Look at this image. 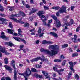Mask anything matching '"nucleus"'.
Here are the masks:
<instances>
[{"mask_svg": "<svg viewBox=\"0 0 80 80\" xmlns=\"http://www.w3.org/2000/svg\"><path fill=\"white\" fill-rule=\"evenodd\" d=\"M48 48L49 50L53 49V50H51V52L50 51V53H52V50H53L54 51V54L53 55V56L57 54V53H58L57 50L59 49V46L55 45H50L48 47Z\"/></svg>", "mask_w": 80, "mask_h": 80, "instance_id": "f257e3e1", "label": "nucleus"}, {"mask_svg": "<svg viewBox=\"0 0 80 80\" xmlns=\"http://www.w3.org/2000/svg\"><path fill=\"white\" fill-rule=\"evenodd\" d=\"M38 60H40L42 62H48L47 59L45 58V57H44V56L43 55L42 56V58L40 57H38L37 58L31 60L30 61L32 62H37L38 61Z\"/></svg>", "mask_w": 80, "mask_h": 80, "instance_id": "f03ea898", "label": "nucleus"}, {"mask_svg": "<svg viewBox=\"0 0 80 80\" xmlns=\"http://www.w3.org/2000/svg\"><path fill=\"white\" fill-rule=\"evenodd\" d=\"M66 8L65 6L64 5L62 6V7L58 11L56 12V15L57 17H60V14H59V13H63V12L67 13Z\"/></svg>", "mask_w": 80, "mask_h": 80, "instance_id": "7ed1b4c3", "label": "nucleus"}, {"mask_svg": "<svg viewBox=\"0 0 80 80\" xmlns=\"http://www.w3.org/2000/svg\"><path fill=\"white\" fill-rule=\"evenodd\" d=\"M40 51L41 52H45L47 54H48L49 55H50L51 56H53V55L54 54V51L53 50L51 51V53L50 52V51L48 50V49H44L43 48H42L40 50Z\"/></svg>", "mask_w": 80, "mask_h": 80, "instance_id": "20e7f679", "label": "nucleus"}, {"mask_svg": "<svg viewBox=\"0 0 80 80\" xmlns=\"http://www.w3.org/2000/svg\"><path fill=\"white\" fill-rule=\"evenodd\" d=\"M51 17L53 18V19L55 20L56 22V24L57 25V27H59L60 26V22L59 20H58L56 16H54V15H52Z\"/></svg>", "mask_w": 80, "mask_h": 80, "instance_id": "39448f33", "label": "nucleus"}, {"mask_svg": "<svg viewBox=\"0 0 80 80\" xmlns=\"http://www.w3.org/2000/svg\"><path fill=\"white\" fill-rule=\"evenodd\" d=\"M63 20L64 21V22L67 25H68V26H70V25H72V24H73V20L72 19H71L70 22H68L66 19L65 18L63 19Z\"/></svg>", "mask_w": 80, "mask_h": 80, "instance_id": "423d86ee", "label": "nucleus"}, {"mask_svg": "<svg viewBox=\"0 0 80 80\" xmlns=\"http://www.w3.org/2000/svg\"><path fill=\"white\" fill-rule=\"evenodd\" d=\"M32 73V71L30 70L29 68H28L26 69V72H24V75L27 77L30 76Z\"/></svg>", "mask_w": 80, "mask_h": 80, "instance_id": "0eeeda50", "label": "nucleus"}, {"mask_svg": "<svg viewBox=\"0 0 80 80\" xmlns=\"http://www.w3.org/2000/svg\"><path fill=\"white\" fill-rule=\"evenodd\" d=\"M0 52H2V53H5V54L6 55H10V53L7 52V50H6L5 48H3L1 47L0 48Z\"/></svg>", "mask_w": 80, "mask_h": 80, "instance_id": "6e6552de", "label": "nucleus"}, {"mask_svg": "<svg viewBox=\"0 0 80 80\" xmlns=\"http://www.w3.org/2000/svg\"><path fill=\"white\" fill-rule=\"evenodd\" d=\"M13 38L16 40H17V41H18V42H20L21 40L22 42H23V43H24L25 44L27 43V42H26V41L23 39H22L21 38H18L17 37H13Z\"/></svg>", "mask_w": 80, "mask_h": 80, "instance_id": "1a4fd4ad", "label": "nucleus"}, {"mask_svg": "<svg viewBox=\"0 0 80 80\" xmlns=\"http://www.w3.org/2000/svg\"><path fill=\"white\" fill-rule=\"evenodd\" d=\"M8 33H10L11 34H12V35H15V36H17V33H14L13 32H14V30L8 29Z\"/></svg>", "mask_w": 80, "mask_h": 80, "instance_id": "9d476101", "label": "nucleus"}, {"mask_svg": "<svg viewBox=\"0 0 80 80\" xmlns=\"http://www.w3.org/2000/svg\"><path fill=\"white\" fill-rule=\"evenodd\" d=\"M0 21H2V22H1L0 23L1 24H7V23L6 21H7V20L6 19H4L3 18H0Z\"/></svg>", "mask_w": 80, "mask_h": 80, "instance_id": "9b49d317", "label": "nucleus"}, {"mask_svg": "<svg viewBox=\"0 0 80 80\" xmlns=\"http://www.w3.org/2000/svg\"><path fill=\"white\" fill-rule=\"evenodd\" d=\"M4 67L6 68V70H8L9 72V73H11L12 71V68L7 65H4Z\"/></svg>", "mask_w": 80, "mask_h": 80, "instance_id": "f8f14e48", "label": "nucleus"}, {"mask_svg": "<svg viewBox=\"0 0 80 80\" xmlns=\"http://www.w3.org/2000/svg\"><path fill=\"white\" fill-rule=\"evenodd\" d=\"M12 20H13L14 21V22H19L21 23H22V24H23V23H24V22L22 21H21V20H22L21 19H20L19 20H17V19L13 18H12Z\"/></svg>", "mask_w": 80, "mask_h": 80, "instance_id": "ddd939ff", "label": "nucleus"}, {"mask_svg": "<svg viewBox=\"0 0 80 80\" xmlns=\"http://www.w3.org/2000/svg\"><path fill=\"white\" fill-rule=\"evenodd\" d=\"M4 43L6 45H8L9 47H15V45L11 42H6Z\"/></svg>", "mask_w": 80, "mask_h": 80, "instance_id": "4468645a", "label": "nucleus"}, {"mask_svg": "<svg viewBox=\"0 0 80 80\" xmlns=\"http://www.w3.org/2000/svg\"><path fill=\"white\" fill-rule=\"evenodd\" d=\"M2 36H0V38H2V39H4L5 40H7L8 38L6 37V36L4 35V32H2L1 33Z\"/></svg>", "mask_w": 80, "mask_h": 80, "instance_id": "2eb2a0df", "label": "nucleus"}, {"mask_svg": "<svg viewBox=\"0 0 80 80\" xmlns=\"http://www.w3.org/2000/svg\"><path fill=\"white\" fill-rule=\"evenodd\" d=\"M48 34H50L52 36H53L54 37H56V38H58V36L57 33L54 32H51L49 33H48Z\"/></svg>", "mask_w": 80, "mask_h": 80, "instance_id": "dca6fc26", "label": "nucleus"}, {"mask_svg": "<svg viewBox=\"0 0 80 80\" xmlns=\"http://www.w3.org/2000/svg\"><path fill=\"white\" fill-rule=\"evenodd\" d=\"M53 70H54V71H56L57 72H58L59 75H62V73H61L60 72V70H57V68H56V67H54L53 68Z\"/></svg>", "mask_w": 80, "mask_h": 80, "instance_id": "f3484780", "label": "nucleus"}, {"mask_svg": "<svg viewBox=\"0 0 80 80\" xmlns=\"http://www.w3.org/2000/svg\"><path fill=\"white\" fill-rule=\"evenodd\" d=\"M45 13V11H40L38 12L37 14L39 17H40L41 15H42V14H44Z\"/></svg>", "mask_w": 80, "mask_h": 80, "instance_id": "a211bd4d", "label": "nucleus"}, {"mask_svg": "<svg viewBox=\"0 0 80 80\" xmlns=\"http://www.w3.org/2000/svg\"><path fill=\"white\" fill-rule=\"evenodd\" d=\"M13 68L14 70V75H17V72H18V69L16 68L15 67H13Z\"/></svg>", "mask_w": 80, "mask_h": 80, "instance_id": "6ab92c4d", "label": "nucleus"}, {"mask_svg": "<svg viewBox=\"0 0 80 80\" xmlns=\"http://www.w3.org/2000/svg\"><path fill=\"white\" fill-rule=\"evenodd\" d=\"M42 72L43 75L45 77H47V76L48 75V73L46 71H42Z\"/></svg>", "mask_w": 80, "mask_h": 80, "instance_id": "aec40b11", "label": "nucleus"}, {"mask_svg": "<svg viewBox=\"0 0 80 80\" xmlns=\"http://www.w3.org/2000/svg\"><path fill=\"white\" fill-rule=\"evenodd\" d=\"M47 18H44V19L42 21V22L43 23V24L44 25H45V26L47 25V22H46V20H47Z\"/></svg>", "mask_w": 80, "mask_h": 80, "instance_id": "412c9836", "label": "nucleus"}, {"mask_svg": "<svg viewBox=\"0 0 80 80\" xmlns=\"http://www.w3.org/2000/svg\"><path fill=\"white\" fill-rule=\"evenodd\" d=\"M15 61L12 60L11 62V65H12V66L13 67H15Z\"/></svg>", "mask_w": 80, "mask_h": 80, "instance_id": "4be33fe9", "label": "nucleus"}, {"mask_svg": "<svg viewBox=\"0 0 80 80\" xmlns=\"http://www.w3.org/2000/svg\"><path fill=\"white\" fill-rule=\"evenodd\" d=\"M4 60L5 64H8V58H6L4 59Z\"/></svg>", "mask_w": 80, "mask_h": 80, "instance_id": "5701e85b", "label": "nucleus"}, {"mask_svg": "<svg viewBox=\"0 0 80 80\" xmlns=\"http://www.w3.org/2000/svg\"><path fill=\"white\" fill-rule=\"evenodd\" d=\"M74 38H72L71 39L72 40L73 42H76L75 41L76 40V39H77V35H74Z\"/></svg>", "mask_w": 80, "mask_h": 80, "instance_id": "b1692460", "label": "nucleus"}, {"mask_svg": "<svg viewBox=\"0 0 80 80\" xmlns=\"http://www.w3.org/2000/svg\"><path fill=\"white\" fill-rule=\"evenodd\" d=\"M11 16L12 17H19V14H12Z\"/></svg>", "mask_w": 80, "mask_h": 80, "instance_id": "393cba45", "label": "nucleus"}, {"mask_svg": "<svg viewBox=\"0 0 80 80\" xmlns=\"http://www.w3.org/2000/svg\"><path fill=\"white\" fill-rule=\"evenodd\" d=\"M4 10V8L3 7V6L0 4V11L1 12H3Z\"/></svg>", "mask_w": 80, "mask_h": 80, "instance_id": "a878e982", "label": "nucleus"}, {"mask_svg": "<svg viewBox=\"0 0 80 80\" xmlns=\"http://www.w3.org/2000/svg\"><path fill=\"white\" fill-rule=\"evenodd\" d=\"M60 8V7L57 6V7H53L52 8V9H54L55 10H58Z\"/></svg>", "mask_w": 80, "mask_h": 80, "instance_id": "bb28decb", "label": "nucleus"}, {"mask_svg": "<svg viewBox=\"0 0 80 80\" xmlns=\"http://www.w3.org/2000/svg\"><path fill=\"white\" fill-rule=\"evenodd\" d=\"M31 71L32 72H38V71H37L36 69L34 68H32Z\"/></svg>", "mask_w": 80, "mask_h": 80, "instance_id": "cd10ccee", "label": "nucleus"}, {"mask_svg": "<svg viewBox=\"0 0 80 80\" xmlns=\"http://www.w3.org/2000/svg\"><path fill=\"white\" fill-rule=\"evenodd\" d=\"M32 10H31V11H32V13H35L36 12H37L38 11V9H35L33 8H32Z\"/></svg>", "mask_w": 80, "mask_h": 80, "instance_id": "c85d7f7f", "label": "nucleus"}, {"mask_svg": "<svg viewBox=\"0 0 80 80\" xmlns=\"http://www.w3.org/2000/svg\"><path fill=\"white\" fill-rule=\"evenodd\" d=\"M65 24H63L62 25V27H65V29H68V28L67 26H68V25H67V24H66L65 23Z\"/></svg>", "mask_w": 80, "mask_h": 80, "instance_id": "c756f323", "label": "nucleus"}, {"mask_svg": "<svg viewBox=\"0 0 80 80\" xmlns=\"http://www.w3.org/2000/svg\"><path fill=\"white\" fill-rule=\"evenodd\" d=\"M68 47V44H64L63 45H62V48H66Z\"/></svg>", "mask_w": 80, "mask_h": 80, "instance_id": "7c9ffc66", "label": "nucleus"}, {"mask_svg": "<svg viewBox=\"0 0 80 80\" xmlns=\"http://www.w3.org/2000/svg\"><path fill=\"white\" fill-rule=\"evenodd\" d=\"M72 71H70L68 73V78H69L70 77H71V76H72Z\"/></svg>", "mask_w": 80, "mask_h": 80, "instance_id": "2f4dec72", "label": "nucleus"}, {"mask_svg": "<svg viewBox=\"0 0 80 80\" xmlns=\"http://www.w3.org/2000/svg\"><path fill=\"white\" fill-rule=\"evenodd\" d=\"M35 67L38 68H41V67H42V66L39 64H36L35 65Z\"/></svg>", "mask_w": 80, "mask_h": 80, "instance_id": "473e14b6", "label": "nucleus"}, {"mask_svg": "<svg viewBox=\"0 0 80 80\" xmlns=\"http://www.w3.org/2000/svg\"><path fill=\"white\" fill-rule=\"evenodd\" d=\"M78 54L77 53H74L72 54V57H77V56H78Z\"/></svg>", "mask_w": 80, "mask_h": 80, "instance_id": "72a5a7b5", "label": "nucleus"}, {"mask_svg": "<svg viewBox=\"0 0 80 80\" xmlns=\"http://www.w3.org/2000/svg\"><path fill=\"white\" fill-rule=\"evenodd\" d=\"M69 63L70 65V67H73V63L72 62H69Z\"/></svg>", "mask_w": 80, "mask_h": 80, "instance_id": "f704fd0d", "label": "nucleus"}, {"mask_svg": "<svg viewBox=\"0 0 80 80\" xmlns=\"http://www.w3.org/2000/svg\"><path fill=\"white\" fill-rule=\"evenodd\" d=\"M24 27H29V23H26L24 24Z\"/></svg>", "mask_w": 80, "mask_h": 80, "instance_id": "c9c22d12", "label": "nucleus"}, {"mask_svg": "<svg viewBox=\"0 0 80 80\" xmlns=\"http://www.w3.org/2000/svg\"><path fill=\"white\" fill-rule=\"evenodd\" d=\"M54 61L55 62H62V60L59 59H55Z\"/></svg>", "mask_w": 80, "mask_h": 80, "instance_id": "e433bc0d", "label": "nucleus"}, {"mask_svg": "<svg viewBox=\"0 0 80 80\" xmlns=\"http://www.w3.org/2000/svg\"><path fill=\"white\" fill-rule=\"evenodd\" d=\"M75 78H76V79H77V80H78L79 79V77H78V74H76L75 75Z\"/></svg>", "mask_w": 80, "mask_h": 80, "instance_id": "4c0bfd02", "label": "nucleus"}, {"mask_svg": "<svg viewBox=\"0 0 80 80\" xmlns=\"http://www.w3.org/2000/svg\"><path fill=\"white\" fill-rule=\"evenodd\" d=\"M9 27L11 28H13V26H12V24L10 22L9 24Z\"/></svg>", "mask_w": 80, "mask_h": 80, "instance_id": "58836bf2", "label": "nucleus"}, {"mask_svg": "<svg viewBox=\"0 0 80 80\" xmlns=\"http://www.w3.org/2000/svg\"><path fill=\"white\" fill-rule=\"evenodd\" d=\"M67 62L66 60H64L62 63V66H64L65 65V62Z\"/></svg>", "mask_w": 80, "mask_h": 80, "instance_id": "ea45409f", "label": "nucleus"}, {"mask_svg": "<svg viewBox=\"0 0 80 80\" xmlns=\"http://www.w3.org/2000/svg\"><path fill=\"white\" fill-rule=\"evenodd\" d=\"M42 44H47V41H46V40H44L42 41Z\"/></svg>", "mask_w": 80, "mask_h": 80, "instance_id": "a19ab883", "label": "nucleus"}, {"mask_svg": "<svg viewBox=\"0 0 80 80\" xmlns=\"http://www.w3.org/2000/svg\"><path fill=\"white\" fill-rule=\"evenodd\" d=\"M38 33H41V27H39V29L38 31Z\"/></svg>", "mask_w": 80, "mask_h": 80, "instance_id": "79ce46f5", "label": "nucleus"}, {"mask_svg": "<svg viewBox=\"0 0 80 80\" xmlns=\"http://www.w3.org/2000/svg\"><path fill=\"white\" fill-rule=\"evenodd\" d=\"M73 67H72V66H70V69L72 70V72H75V70L73 69Z\"/></svg>", "mask_w": 80, "mask_h": 80, "instance_id": "37998d69", "label": "nucleus"}, {"mask_svg": "<svg viewBox=\"0 0 80 80\" xmlns=\"http://www.w3.org/2000/svg\"><path fill=\"white\" fill-rule=\"evenodd\" d=\"M43 34H44V33L43 32L40 33L39 35V37H42L43 35Z\"/></svg>", "mask_w": 80, "mask_h": 80, "instance_id": "c03bdc74", "label": "nucleus"}, {"mask_svg": "<svg viewBox=\"0 0 80 80\" xmlns=\"http://www.w3.org/2000/svg\"><path fill=\"white\" fill-rule=\"evenodd\" d=\"M14 80H17V74H14Z\"/></svg>", "mask_w": 80, "mask_h": 80, "instance_id": "a18cd8bd", "label": "nucleus"}, {"mask_svg": "<svg viewBox=\"0 0 80 80\" xmlns=\"http://www.w3.org/2000/svg\"><path fill=\"white\" fill-rule=\"evenodd\" d=\"M0 16L1 17H6V15H5L4 14H3L2 13H1L0 14Z\"/></svg>", "mask_w": 80, "mask_h": 80, "instance_id": "49530a36", "label": "nucleus"}, {"mask_svg": "<svg viewBox=\"0 0 80 80\" xmlns=\"http://www.w3.org/2000/svg\"><path fill=\"white\" fill-rule=\"evenodd\" d=\"M65 71V69H61L60 70H59V72H63Z\"/></svg>", "mask_w": 80, "mask_h": 80, "instance_id": "de8ad7c7", "label": "nucleus"}, {"mask_svg": "<svg viewBox=\"0 0 80 80\" xmlns=\"http://www.w3.org/2000/svg\"><path fill=\"white\" fill-rule=\"evenodd\" d=\"M52 43H53L52 42H50V41L47 42V44H49V45H50V44H52Z\"/></svg>", "mask_w": 80, "mask_h": 80, "instance_id": "09e8293b", "label": "nucleus"}, {"mask_svg": "<svg viewBox=\"0 0 80 80\" xmlns=\"http://www.w3.org/2000/svg\"><path fill=\"white\" fill-rule=\"evenodd\" d=\"M79 29H80V26H79L76 29V32H78V30H79Z\"/></svg>", "mask_w": 80, "mask_h": 80, "instance_id": "8fccbe9b", "label": "nucleus"}, {"mask_svg": "<svg viewBox=\"0 0 80 80\" xmlns=\"http://www.w3.org/2000/svg\"><path fill=\"white\" fill-rule=\"evenodd\" d=\"M26 7L27 8H30V6L28 4H26Z\"/></svg>", "mask_w": 80, "mask_h": 80, "instance_id": "3c124183", "label": "nucleus"}, {"mask_svg": "<svg viewBox=\"0 0 80 80\" xmlns=\"http://www.w3.org/2000/svg\"><path fill=\"white\" fill-rule=\"evenodd\" d=\"M19 75H23V77H24L25 75V73H18Z\"/></svg>", "mask_w": 80, "mask_h": 80, "instance_id": "603ef678", "label": "nucleus"}, {"mask_svg": "<svg viewBox=\"0 0 80 80\" xmlns=\"http://www.w3.org/2000/svg\"><path fill=\"white\" fill-rule=\"evenodd\" d=\"M24 47V45H20V49H22L23 48V47Z\"/></svg>", "mask_w": 80, "mask_h": 80, "instance_id": "864d4df0", "label": "nucleus"}, {"mask_svg": "<svg viewBox=\"0 0 80 80\" xmlns=\"http://www.w3.org/2000/svg\"><path fill=\"white\" fill-rule=\"evenodd\" d=\"M75 8V7L73 6H72L71 7V10H73V9Z\"/></svg>", "mask_w": 80, "mask_h": 80, "instance_id": "5fc2aeb1", "label": "nucleus"}, {"mask_svg": "<svg viewBox=\"0 0 80 80\" xmlns=\"http://www.w3.org/2000/svg\"><path fill=\"white\" fill-rule=\"evenodd\" d=\"M44 8L45 10H48V7L47 6H44Z\"/></svg>", "mask_w": 80, "mask_h": 80, "instance_id": "6e6d98bb", "label": "nucleus"}, {"mask_svg": "<svg viewBox=\"0 0 80 80\" xmlns=\"http://www.w3.org/2000/svg\"><path fill=\"white\" fill-rule=\"evenodd\" d=\"M69 51L70 52H73V50L72 49V48H69Z\"/></svg>", "mask_w": 80, "mask_h": 80, "instance_id": "4d7b16f0", "label": "nucleus"}, {"mask_svg": "<svg viewBox=\"0 0 80 80\" xmlns=\"http://www.w3.org/2000/svg\"><path fill=\"white\" fill-rule=\"evenodd\" d=\"M52 22V19L49 20L48 21V23H51Z\"/></svg>", "mask_w": 80, "mask_h": 80, "instance_id": "13d9d810", "label": "nucleus"}, {"mask_svg": "<svg viewBox=\"0 0 80 80\" xmlns=\"http://www.w3.org/2000/svg\"><path fill=\"white\" fill-rule=\"evenodd\" d=\"M21 15H22V16H23V17H25V13H24L23 12L21 13Z\"/></svg>", "mask_w": 80, "mask_h": 80, "instance_id": "bf43d9fd", "label": "nucleus"}, {"mask_svg": "<svg viewBox=\"0 0 80 80\" xmlns=\"http://www.w3.org/2000/svg\"><path fill=\"white\" fill-rule=\"evenodd\" d=\"M38 77L40 78H42V75H38Z\"/></svg>", "mask_w": 80, "mask_h": 80, "instance_id": "052dcab7", "label": "nucleus"}, {"mask_svg": "<svg viewBox=\"0 0 80 80\" xmlns=\"http://www.w3.org/2000/svg\"><path fill=\"white\" fill-rule=\"evenodd\" d=\"M27 77H28V76H27L25 75H24V78H25V80H28V78H27Z\"/></svg>", "mask_w": 80, "mask_h": 80, "instance_id": "680f3d73", "label": "nucleus"}, {"mask_svg": "<svg viewBox=\"0 0 80 80\" xmlns=\"http://www.w3.org/2000/svg\"><path fill=\"white\" fill-rule=\"evenodd\" d=\"M35 30V28H34L33 29H31V30H29V31L31 32H33V31H34V30Z\"/></svg>", "mask_w": 80, "mask_h": 80, "instance_id": "e2e57ef3", "label": "nucleus"}, {"mask_svg": "<svg viewBox=\"0 0 80 80\" xmlns=\"http://www.w3.org/2000/svg\"><path fill=\"white\" fill-rule=\"evenodd\" d=\"M47 26L48 27H50L51 26H50V23H48V24H47Z\"/></svg>", "mask_w": 80, "mask_h": 80, "instance_id": "0e129e2a", "label": "nucleus"}, {"mask_svg": "<svg viewBox=\"0 0 80 80\" xmlns=\"http://www.w3.org/2000/svg\"><path fill=\"white\" fill-rule=\"evenodd\" d=\"M60 58H63V59H64V58H65V57L63 55H61V56Z\"/></svg>", "mask_w": 80, "mask_h": 80, "instance_id": "69168bd1", "label": "nucleus"}, {"mask_svg": "<svg viewBox=\"0 0 80 80\" xmlns=\"http://www.w3.org/2000/svg\"><path fill=\"white\" fill-rule=\"evenodd\" d=\"M29 19L30 20H31V21H32V20H33V17H29Z\"/></svg>", "mask_w": 80, "mask_h": 80, "instance_id": "338daca9", "label": "nucleus"}, {"mask_svg": "<svg viewBox=\"0 0 80 80\" xmlns=\"http://www.w3.org/2000/svg\"><path fill=\"white\" fill-rule=\"evenodd\" d=\"M30 3H33V0H30Z\"/></svg>", "mask_w": 80, "mask_h": 80, "instance_id": "774afa93", "label": "nucleus"}]
</instances>
